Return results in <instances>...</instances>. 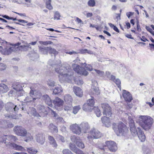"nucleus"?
<instances>
[{"label": "nucleus", "instance_id": "f257e3e1", "mask_svg": "<svg viewBox=\"0 0 154 154\" xmlns=\"http://www.w3.org/2000/svg\"><path fill=\"white\" fill-rule=\"evenodd\" d=\"M0 44L1 45L0 46V52L3 54L8 55L11 54L13 51H17V49L22 51H26L28 50L30 46V44L28 43H25L24 45L20 46H17L20 44V43H18L15 45H12L11 47H9V45L7 44V42L2 40L0 38Z\"/></svg>", "mask_w": 154, "mask_h": 154}, {"label": "nucleus", "instance_id": "f03ea898", "mask_svg": "<svg viewBox=\"0 0 154 154\" xmlns=\"http://www.w3.org/2000/svg\"><path fill=\"white\" fill-rule=\"evenodd\" d=\"M55 71L59 74L58 77L59 80L61 82L66 81L69 82L73 78L72 72L69 68L67 69L61 66L55 68Z\"/></svg>", "mask_w": 154, "mask_h": 154}, {"label": "nucleus", "instance_id": "7ed1b4c3", "mask_svg": "<svg viewBox=\"0 0 154 154\" xmlns=\"http://www.w3.org/2000/svg\"><path fill=\"white\" fill-rule=\"evenodd\" d=\"M138 122L140 126L145 130L150 129L153 122V119L150 117L145 116H140L139 117Z\"/></svg>", "mask_w": 154, "mask_h": 154}, {"label": "nucleus", "instance_id": "20e7f679", "mask_svg": "<svg viewBox=\"0 0 154 154\" xmlns=\"http://www.w3.org/2000/svg\"><path fill=\"white\" fill-rule=\"evenodd\" d=\"M113 129L118 136H125L128 131L126 127L121 122H119L117 124L113 123Z\"/></svg>", "mask_w": 154, "mask_h": 154}, {"label": "nucleus", "instance_id": "39448f33", "mask_svg": "<svg viewBox=\"0 0 154 154\" xmlns=\"http://www.w3.org/2000/svg\"><path fill=\"white\" fill-rule=\"evenodd\" d=\"M101 136V134L100 131L96 129L93 128L90 131L87 137L89 140H91L93 139L99 138Z\"/></svg>", "mask_w": 154, "mask_h": 154}, {"label": "nucleus", "instance_id": "423d86ee", "mask_svg": "<svg viewBox=\"0 0 154 154\" xmlns=\"http://www.w3.org/2000/svg\"><path fill=\"white\" fill-rule=\"evenodd\" d=\"M30 90L29 94L32 97L33 100L35 101L37 99H39L42 96L41 92L39 90H36L32 87H30Z\"/></svg>", "mask_w": 154, "mask_h": 154}, {"label": "nucleus", "instance_id": "0eeeda50", "mask_svg": "<svg viewBox=\"0 0 154 154\" xmlns=\"http://www.w3.org/2000/svg\"><path fill=\"white\" fill-rule=\"evenodd\" d=\"M15 133L18 136L24 137L27 134V130L20 126H15L13 129Z\"/></svg>", "mask_w": 154, "mask_h": 154}, {"label": "nucleus", "instance_id": "6e6552de", "mask_svg": "<svg viewBox=\"0 0 154 154\" xmlns=\"http://www.w3.org/2000/svg\"><path fill=\"white\" fill-rule=\"evenodd\" d=\"M101 105L103 110V114L106 116L110 117L112 114L111 107L106 103H102Z\"/></svg>", "mask_w": 154, "mask_h": 154}, {"label": "nucleus", "instance_id": "1a4fd4ad", "mask_svg": "<svg viewBox=\"0 0 154 154\" xmlns=\"http://www.w3.org/2000/svg\"><path fill=\"white\" fill-rule=\"evenodd\" d=\"M128 118L129 120V123L130 128V130L132 135L134 136L138 133V128L137 129H136L134 120H133L131 117L130 116H129Z\"/></svg>", "mask_w": 154, "mask_h": 154}, {"label": "nucleus", "instance_id": "9d476101", "mask_svg": "<svg viewBox=\"0 0 154 154\" xmlns=\"http://www.w3.org/2000/svg\"><path fill=\"white\" fill-rule=\"evenodd\" d=\"M106 146H107L111 152H115L117 149L116 143L112 141H107L106 142Z\"/></svg>", "mask_w": 154, "mask_h": 154}, {"label": "nucleus", "instance_id": "9b49d317", "mask_svg": "<svg viewBox=\"0 0 154 154\" xmlns=\"http://www.w3.org/2000/svg\"><path fill=\"white\" fill-rule=\"evenodd\" d=\"M73 66L74 67V70L78 73L85 76L88 74V72L85 70L84 68L80 67L77 64H74L73 65Z\"/></svg>", "mask_w": 154, "mask_h": 154}, {"label": "nucleus", "instance_id": "f8f14e48", "mask_svg": "<svg viewBox=\"0 0 154 154\" xmlns=\"http://www.w3.org/2000/svg\"><path fill=\"white\" fill-rule=\"evenodd\" d=\"M93 85L92 86L90 90V93L91 94L98 95L100 94V91L98 88L97 87L98 83L96 81H94L92 82Z\"/></svg>", "mask_w": 154, "mask_h": 154}, {"label": "nucleus", "instance_id": "ddd939ff", "mask_svg": "<svg viewBox=\"0 0 154 154\" xmlns=\"http://www.w3.org/2000/svg\"><path fill=\"white\" fill-rule=\"evenodd\" d=\"M70 128L71 131L75 134L80 135L82 132V131L80 126L76 123L71 125Z\"/></svg>", "mask_w": 154, "mask_h": 154}, {"label": "nucleus", "instance_id": "4468645a", "mask_svg": "<svg viewBox=\"0 0 154 154\" xmlns=\"http://www.w3.org/2000/svg\"><path fill=\"white\" fill-rule=\"evenodd\" d=\"M106 75L107 76V77L109 78L110 79L112 80L117 85L118 87L121 90V82L120 80L119 79H115V76L111 75L110 76V73L109 72H106Z\"/></svg>", "mask_w": 154, "mask_h": 154}, {"label": "nucleus", "instance_id": "2eb2a0df", "mask_svg": "<svg viewBox=\"0 0 154 154\" xmlns=\"http://www.w3.org/2000/svg\"><path fill=\"white\" fill-rule=\"evenodd\" d=\"M5 107L7 111L17 112L19 110V108L16 105L15 106L14 104L11 103H7Z\"/></svg>", "mask_w": 154, "mask_h": 154}, {"label": "nucleus", "instance_id": "dca6fc26", "mask_svg": "<svg viewBox=\"0 0 154 154\" xmlns=\"http://www.w3.org/2000/svg\"><path fill=\"white\" fill-rule=\"evenodd\" d=\"M80 126L81 127L82 131L84 133H86L90 129V127L88 122H83L81 123Z\"/></svg>", "mask_w": 154, "mask_h": 154}, {"label": "nucleus", "instance_id": "f3484780", "mask_svg": "<svg viewBox=\"0 0 154 154\" xmlns=\"http://www.w3.org/2000/svg\"><path fill=\"white\" fill-rule=\"evenodd\" d=\"M53 103L55 107L57 109L58 107L63 106V101L60 98L57 97L54 100Z\"/></svg>", "mask_w": 154, "mask_h": 154}, {"label": "nucleus", "instance_id": "a211bd4d", "mask_svg": "<svg viewBox=\"0 0 154 154\" xmlns=\"http://www.w3.org/2000/svg\"><path fill=\"white\" fill-rule=\"evenodd\" d=\"M104 116L101 118V120L102 123L106 127H109L111 125V122L110 119L109 117Z\"/></svg>", "mask_w": 154, "mask_h": 154}, {"label": "nucleus", "instance_id": "6ab92c4d", "mask_svg": "<svg viewBox=\"0 0 154 154\" xmlns=\"http://www.w3.org/2000/svg\"><path fill=\"white\" fill-rule=\"evenodd\" d=\"M122 95L125 100L126 101L130 102L132 99V96L129 92L125 90H123Z\"/></svg>", "mask_w": 154, "mask_h": 154}, {"label": "nucleus", "instance_id": "aec40b11", "mask_svg": "<svg viewBox=\"0 0 154 154\" xmlns=\"http://www.w3.org/2000/svg\"><path fill=\"white\" fill-rule=\"evenodd\" d=\"M37 141L41 144H43L45 141L44 136L42 134H38L36 136Z\"/></svg>", "mask_w": 154, "mask_h": 154}, {"label": "nucleus", "instance_id": "412c9836", "mask_svg": "<svg viewBox=\"0 0 154 154\" xmlns=\"http://www.w3.org/2000/svg\"><path fill=\"white\" fill-rule=\"evenodd\" d=\"M73 89L74 91L76 96L80 97L82 96L83 92L80 88L77 86H74Z\"/></svg>", "mask_w": 154, "mask_h": 154}, {"label": "nucleus", "instance_id": "4be33fe9", "mask_svg": "<svg viewBox=\"0 0 154 154\" xmlns=\"http://www.w3.org/2000/svg\"><path fill=\"white\" fill-rule=\"evenodd\" d=\"M9 89L7 86L4 84H0V94L8 92Z\"/></svg>", "mask_w": 154, "mask_h": 154}, {"label": "nucleus", "instance_id": "5701e85b", "mask_svg": "<svg viewBox=\"0 0 154 154\" xmlns=\"http://www.w3.org/2000/svg\"><path fill=\"white\" fill-rule=\"evenodd\" d=\"M138 132L137 134L138 135L139 139L141 142L144 141L146 139V137L144 133L139 128H138Z\"/></svg>", "mask_w": 154, "mask_h": 154}, {"label": "nucleus", "instance_id": "b1692460", "mask_svg": "<svg viewBox=\"0 0 154 154\" xmlns=\"http://www.w3.org/2000/svg\"><path fill=\"white\" fill-rule=\"evenodd\" d=\"M42 99L44 100L45 103L48 105L51 106L52 104L51 100L49 96L47 94L44 95L42 96Z\"/></svg>", "mask_w": 154, "mask_h": 154}, {"label": "nucleus", "instance_id": "393cba45", "mask_svg": "<svg viewBox=\"0 0 154 154\" xmlns=\"http://www.w3.org/2000/svg\"><path fill=\"white\" fill-rule=\"evenodd\" d=\"M12 87L17 91H20L22 90V88L19 83L14 82L12 85Z\"/></svg>", "mask_w": 154, "mask_h": 154}, {"label": "nucleus", "instance_id": "a878e982", "mask_svg": "<svg viewBox=\"0 0 154 154\" xmlns=\"http://www.w3.org/2000/svg\"><path fill=\"white\" fill-rule=\"evenodd\" d=\"M94 107L88 104V103L85 104L82 108L83 110L86 112H91L93 109Z\"/></svg>", "mask_w": 154, "mask_h": 154}, {"label": "nucleus", "instance_id": "bb28decb", "mask_svg": "<svg viewBox=\"0 0 154 154\" xmlns=\"http://www.w3.org/2000/svg\"><path fill=\"white\" fill-rule=\"evenodd\" d=\"M64 100L66 104H69L72 103V99L70 95L66 94L64 96Z\"/></svg>", "mask_w": 154, "mask_h": 154}, {"label": "nucleus", "instance_id": "cd10ccee", "mask_svg": "<svg viewBox=\"0 0 154 154\" xmlns=\"http://www.w3.org/2000/svg\"><path fill=\"white\" fill-rule=\"evenodd\" d=\"M49 129L50 131L52 133H57L58 131L57 127L52 124H51L49 125Z\"/></svg>", "mask_w": 154, "mask_h": 154}, {"label": "nucleus", "instance_id": "c85d7f7f", "mask_svg": "<svg viewBox=\"0 0 154 154\" xmlns=\"http://www.w3.org/2000/svg\"><path fill=\"white\" fill-rule=\"evenodd\" d=\"M48 139L50 141V143L52 146L56 148H57V145L56 142L54 138L51 136H49L48 137Z\"/></svg>", "mask_w": 154, "mask_h": 154}, {"label": "nucleus", "instance_id": "c756f323", "mask_svg": "<svg viewBox=\"0 0 154 154\" xmlns=\"http://www.w3.org/2000/svg\"><path fill=\"white\" fill-rule=\"evenodd\" d=\"M25 137L24 141L26 142H29L32 141L33 139L32 136L29 133L27 132V134L24 136Z\"/></svg>", "mask_w": 154, "mask_h": 154}, {"label": "nucleus", "instance_id": "7c9ffc66", "mask_svg": "<svg viewBox=\"0 0 154 154\" xmlns=\"http://www.w3.org/2000/svg\"><path fill=\"white\" fill-rule=\"evenodd\" d=\"M63 91L62 89L60 86L56 87L53 91V93L55 94H58Z\"/></svg>", "mask_w": 154, "mask_h": 154}, {"label": "nucleus", "instance_id": "2f4dec72", "mask_svg": "<svg viewBox=\"0 0 154 154\" xmlns=\"http://www.w3.org/2000/svg\"><path fill=\"white\" fill-rule=\"evenodd\" d=\"M76 144L78 147L81 149H83L85 147L84 143L82 142V140L80 138L77 141Z\"/></svg>", "mask_w": 154, "mask_h": 154}, {"label": "nucleus", "instance_id": "473e14b6", "mask_svg": "<svg viewBox=\"0 0 154 154\" xmlns=\"http://www.w3.org/2000/svg\"><path fill=\"white\" fill-rule=\"evenodd\" d=\"M81 109V107L79 105L75 106L72 108V112L75 115Z\"/></svg>", "mask_w": 154, "mask_h": 154}, {"label": "nucleus", "instance_id": "72a5a7b5", "mask_svg": "<svg viewBox=\"0 0 154 154\" xmlns=\"http://www.w3.org/2000/svg\"><path fill=\"white\" fill-rule=\"evenodd\" d=\"M37 110L40 113L46 112L44 106L41 105H39L38 106Z\"/></svg>", "mask_w": 154, "mask_h": 154}, {"label": "nucleus", "instance_id": "f704fd0d", "mask_svg": "<svg viewBox=\"0 0 154 154\" xmlns=\"http://www.w3.org/2000/svg\"><path fill=\"white\" fill-rule=\"evenodd\" d=\"M70 103H69V104H67L64 105V110L67 112H68L69 111H71L72 109V105Z\"/></svg>", "mask_w": 154, "mask_h": 154}, {"label": "nucleus", "instance_id": "c9c22d12", "mask_svg": "<svg viewBox=\"0 0 154 154\" xmlns=\"http://www.w3.org/2000/svg\"><path fill=\"white\" fill-rule=\"evenodd\" d=\"M40 51L42 52L43 54H47V52L49 50V47H41L39 48Z\"/></svg>", "mask_w": 154, "mask_h": 154}, {"label": "nucleus", "instance_id": "e433bc0d", "mask_svg": "<svg viewBox=\"0 0 154 154\" xmlns=\"http://www.w3.org/2000/svg\"><path fill=\"white\" fill-rule=\"evenodd\" d=\"M27 151L31 154H36L38 152L37 150L32 148H27Z\"/></svg>", "mask_w": 154, "mask_h": 154}, {"label": "nucleus", "instance_id": "4c0bfd02", "mask_svg": "<svg viewBox=\"0 0 154 154\" xmlns=\"http://www.w3.org/2000/svg\"><path fill=\"white\" fill-rule=\"evenodd\" d=\"M13 145H14L13 146V149L19 151H24V149L22 146L18 145L15 143H14Z\"/></svg>", "mask_w": 154, "mask_h": 154}, {"label": "nucleus", "instance_id": "58836bf2", "mask_svg": "<svg viewBox=\"0 0 154 154\" xmlns=\"http://www.w3.org/2000/svg\"><path fill=\"white\" fill-rule=\"evenodd\" d=\"M94 72L93 73H96L97 75L100 76H103L104 75V72L103 71L99 70L94 69Z\"/></svg>", "mask_w": 154, "mask_h": 154}, {"label": "nucleus", "instance_id": "ea45409f", "mask_svg": "<svg viewBox=\"0 0 154 154\" xmlns=\"http://www.w3.org/2000/svg\"><path fill=\"white\" fill-rule=\"evenodd\" d=\"M51 0H47L46 2V7L49 10L53 9V7L51 5Z\"/></svg>", "mask_w": 154, "mask_h": 154}, {"label": "nucleus", "instance_id": "a19ab883", "mask_svg": "<svg viewBox=\"0 0 154 154\" xmlns=\"http://www.w3.org/2000/svg\"><path fill=\"white\" fill-rule=\"evenodd\" d=\"M7 139L9 140L12 141H15L17 140V138L15 136L12 135H7Z\"/></svg>", "mask_w": 154, "mask_h": 154}, {"label": "nucleus", "instance_id": "79ce46f5", "mask_svg": "<svg viewBox=\"0 0 154 154\" xmlns=\"http://www.w3.org/2000/svg\"><path fill=\"white\" fill-rule=\"evenodd\" d=\"M33 99L32 97L29 95V96H28L25 98L24 101L26 102H34L35 101H33Z\"/></svg>", "mask_w": 154, "mask_h": 154}, {"label": "nucleus", "instance_id": "37998d69", "mask_svg": "<svg viewBox=\"0 0 154 154\" xmlns=\"http://www.w3.org/2000/svg\"><path fill=\"white\" fill-rule=\"evenodd\" d=\"M94 103L95 102L94 100V98L93 97H91V99L88 100L87 103L94 107Z\"/></svg>", "mask_w": 154, "mask_h": 154}, {"label": "nucleus", "instance_id": "c03bdc74", "mask_svg": "<svg viewBox=\"0 0 154 154\" xmlns=\"http://www.w3.org/2000/svg\"><path fill=\"white\" fill-rule=\"evenodd\" d=\"M80 137H76L75 135H73L71 137L70 139L71 141L76 143L77 141L79 139Z\"/></svg>", "mask_w": 154, "mask_h": 154}, {"label": "nucleus", "instance_id": "a18cd8bd", "mask_svg": "<svg viewBox=\"0 0 154 154\" xmlns=\"http://www.w3.org/2000/svg\"><path fill=\"white\" fill-rule=\"evenodd\" d=\"M7 139V135L2 134L0 135V143L4 142Z\"/></svg>", "mask_w": 154, "mask_h": 154}, {"label": "nucleus", "instance_id": "49530a36", "mask_svg": "<svg viewBox=\"0 0 154 154\" xmlns=\"http://www.w3.org/2000/svg\"><path fill=\"white\" fill-rule=\"evenodd\" d=\"M88 5L91 7H94L95 5V2L94 0H89L88 2Z\"/></svg>", "mask_w": 154, "mask_h": 154}, {"label": "nucleus", "instance_id": "de8ad7c7", "mask_svg": "<svg viewBox=\"0 0 154 154\" xmlns=\"http://www.w3.org/2000/svg\"><path fill=\"white\" fill-rule=\"evenodd\" d=\"M84 64H85V67L86 69L89 71H93L94 72V70H93V68L91 66L90 64H87L85 63H84Z\"/></svg>", "mask_w": 154, "mask_h": 154}, {"label": "nucleus", "instance_id": "09e8293b", "mask_svg": "<svg viewBox=\"0 0 154 154\" xmlns=\"http://www.w3.org/2000/svg\"><path fill=\"white\" fill-rule=\"evenodd\" d=\"M69 147L71 150L73 152L77 148L75 144L72 143H70L69 145Z\"/></svg>", "mask_w": 154, "mask_h": 154}, {"label": "nucleus", "instance_id": "8fccbe9b", "mask_svg": "<svg viewBox=\"0 0 154 154\" xmlns=\"http://www.w3.org/2000/svg\"><path fill=\"white\" fill-rule=\"evenodd\" d=\"M49 51H50V54H53L54 55H56L58 54V51H56L55 49L51 47H49Z\"/></svg>", "mask_w": 154, "mask_h": 154}, {"label": "nucleus", "instance_id": "3c124183", "mask_svg": "<svg viewBox=\"0 0 154 154\" xmlns=\"http://www.w3.org/2000/svg\"><path fill=\"white\" fill-rule=\"evenodd\" d=\"M95 112L98 117L100 116L101 115L100 111L97 107H95Z\"/></svg>", "mask_w": 154, "mask_h": 154}, {"label": "nucleus", "instance_id": "603ef678", "mask_svg": "<svg viewBox=\"0 0 154 154\" xmlns=\"http://www.w3.org/2000/svg\"><path fill=\"white\" fill-rule=\"evenodd\" d=\"M6 144V146L8 148H13V144L14 143H11L10 142H5Z\"/></svg>", "mask_w": 154, "mask_h": 154}, {"label": "nucleus", "instance_id": "864d4df0", "mask_svg": "<svg viewBox=\"0 0 154 154\" xmlns=\"http://www.w3.org/2000/svg\"><path fill=\"white\" fill-rule=\"evenodd\" d=\"M80 53L82 54H84L86 53H87L89 54H92L93 52L90 50H88L86 49H82L81 50Z\"/></svg>", "mask_w": 154, "mask_h": 154}, {"label": "nucleus", "instance_id": "5fc2aeb1", "mask_svg": "<svg viewBox=\"0 0 154 154\" xmlns=\"http://www.w3.org/2000/svg\"><path fill=\"white\" fill-rule=\"evenodd\" d=\"M60 15L59 13L57 11L54 14V20H59L60 19Z\"/></svg>", "mask_w": 154, "mask_h": 154}, {"label": "nucleus", "instance_id": "6e6d98bb", "mask_svg": "<svg viewBox=\"0 0 154 154\" xmlns=\"http://www.w3.org/2000/svg\"><path fill=\"white\" fill-rule=\"evenodd\" d=\"M63 154H73L71 151L67 149H65L63 150Z\"/></svg>", "mask_w": 154, "mask_h": 154}, {"label": "nucleus", "instance_id": "4d7b16f0", "mask_svg": "<svg viewBox=\"0 0 154 154\" xmlns=\"http://www.w3.org/2000/svg\"><path fill=\"white\" fill-rule=\"evenodd\" d=\"M76 154H83V152L80 149L77 148L75 150L74 152Z\"/></svg>", "mask_w": 154, "mask_h": 154}, {"label": "nucleus", "instance_id": "13d9d810", "mask_svg": "<svg viewBox=\"0 0 154 154\" xmlns=\"http://www.w3.org/2000/svg\"><path fill=\"white\" fill-rule=\"evenodd\" d=\"M55 82L52 81H49L48 82V84L49 86L51 87L54 86L55 85Z\"/></svg>", "mask_w": 154, "mask_h": 154}, {"label": "nucleus", "instance_id": "bf43d9fd", "mask_svg": "<svg viewBox=\"0 0 154 154\" xmlns=\"http://www.w3.org/2000/svg\"><path fill=\"white\" fill-rule=\"evenodd\" d=\"M6 66L4 64L0 63V70H4L6 68Z\"/></svg>", "mask_w": 154, "mask_h": 154}, {"label": "nucleus", "instance_id": "052dcab7", "mask_svg": "<svg viewBox=\"0 0 154 154\" xmlns=\"http://www.w3.org/2000/svg\"><path fill=\"white\" fill-rule=\"evenodd\" d=\"M146 28L152 35H154V31H153L149 26H146Z\"/></svg>", "mask_w": 154, "mask_h": 154}, {"label": "nucleus", "instance_id": "680f3d73", "mask_svg": "<svg viewBox=\"0 0 154 154\" xmlns=\"http://www.w3.org/2000/svg\"><path fill=\"white\" fill-rule=\"evenodd\" d=\"M75 82L78 85H81L83 83V81L82 80H79L78 81H76Z\"/></svg>", "mask_w": 154, "mask_h": 154}, {"label": "nucleus", "instance_id": "e2e57ef3", "mask_svg": "<svg viewBox=\"0 0 154 154\" xmlns=\"http://www.w3.org/2000/svg\"><path fill=\"white\" fill-rule=\"evenodd\" d=\"M134 14V12H130L127 13H126V15L128 18H129L130 16L131 15H132Z\"/></svg>", "mask_w": 154, "mask_h": 154}, {"label": "nucleus", "instance_id": "0e129e2a", "mask_svg": "<svg viewBox=\"0 0 154 154\" xmlns=\"http://www.w3.org/2000/svg\"><path fill=\"white\" fill-rule=\"evenodd\" d=\"M66 53L70 55H72L76 54H77V52L74 51H72L66 52Z\"/></svg>", "mask_w": 154, "mask_h": 154}, {"label": "nucleus", "instance_id": "69168bd1", "mask_svg": "<svg viewBox=\"0 0 154 154\" xmlns=\"http://www.w3.org/2000/svg\"><path fill=\"white\" fill-rule=\"evenodd\" d=\"M59 139L62 142H64L65 141V139L64 138L61 136L59 135Z\"/></svg>", "mask_w": 154, "mask_h": 154}, {"label": "nucleus", "instance_id": "338daca9", "mask_svg": "<svg viewBox=\"0 0 154 154\" xmlns=\"http://www.w3.org/2000/svg\"><path fill=\"white\" fill-rule=\"evenodd\" d=\"M39 43L41 44H43L45 45H46L48 44V43L47 41L45 42H42V41H39Z\"/></svg>", "mask_w": 154, "mask_h": 154}, {"label": "nucleus", "instance_id": "774afa93", "mask_svg": "<svg viewBox=\"0 0 154 154\" xmlns=\"http://www.w3.org/2000/svg\"><path fill=\"white\" fill-rule=\"evenodd\" d=\"M125 36L128 38L134 39V38L132 37V35L130 34H126L125 35Z\"/></svg>", "mask_w": 154, "mask_h": 154}]
</instances>
